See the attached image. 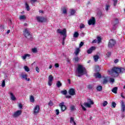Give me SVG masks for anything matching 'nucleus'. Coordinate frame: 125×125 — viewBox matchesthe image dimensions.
<instances>
[{"mask_svg":"<svg viewBox=\"0 0 125 125\" xmlns=\"http://www.w3.org/2000/svg\"><path fill=\"white\" fill-rule=\"evenodd\" d=\"M55 68H58V67H59V64L55 63Z\"/></svg>","mask_w":125,"mask_h":125,"instance_id":"obj_56","label":"nucleus"},{"mask_svg":"<svg viewBox=\"0 0 125 125\" xmlns=\"http://www.w3.org/2000/svg\"><path fill=\"white\" fill-rule=\"evenodd\" d=\"M68 93L70 95H76V91L75 89L74 88H70L69 90Z\"/></svg>","mask_w":125,"mask_h":125,"instance_id":"obj_13","label":"nucleus"},{"mask_svg":"<svg viewBox=\"0 0 125 125\" xmlns=\"http://www.w3.org/2000/svg\"><path fill=\"white\" fill-rule=\"evenodd\" d=\"M32 52H33V53H37V52H38V49L37 48H32Z\"/></svg>","mask_w":125,"mask_h":125,"instance_id":"obj_33","label":"nucleus"},{"mask_svg":"<svg viewBox=\"0 0 125 125\" xmlns=\"http://www.w3.org/2000/svg\"><path fill=\"white\" fill-rule=\"evenodd\" d=\"M70 124H72V125H76V122L74 120L73 117H70Z\"/></svg>","mask_w":125,"mask_h":125,"instance_id":"obj_20","label":"nucleus"},{"mask_svg":"<svg viewBox=\"0 0 125 125\" xmlns=\"http://www.w3.org/2000/svg\"><path fill=\"white\" fill-rule=\"evenodd\" d=\"M106 57H110L111 56V52H107V53L105 54Z\"/></svg>","mask_w":125,"mask_h":125,"instance_id":"obj_39","label":"nucleus"},{"mask_svg":"<svg viewBox=\"0 0 125 125\" xmlns=\"http://www.w3.org/2000/svg\"><path fill=\"white\" fill-rule=\"evenodd\" d=\"M93 88V85L89 84V85H88V88L89 89H92V88Z\"/></svg>","mask_w":125,"mask_h":125,"instance_id":"obj_47","label":"nucleus"},{"mask_svg":"<svg viewBox=\"0 0 125 125\" xmlns=\"http://www.w3.org/2000/svg\"><path fill=\"white\" fill-rule=\"evenodd\" d=\"M21 78L22 80H25V81H27L28 82H29L30 78H27L28 77V75L25 73H21Z\"/></svg>","mask_w":125,"mask_h":125,"instance_id":"obj_11","label":"nucleus"},{"mask_svg":"<svg viewBox=\"0 0 125 125\" xmlns=\"http://www.w3.org/2000/svg\"><path fill=\"white\" fill-rule=\"evenodd\" d=\"M30 101L31 103H34L35 102V98L33 96H30Z\"/></svg>","mask_w":125,"mask_h":125,"instance_id":"obj_24","label":"nucleus"},{"mask_svg":"<svg viewBox=\"0 0 125 125\" xmlns=\"http://www.w3.org/2000/svg\"><path fill=\"white\" fill-rule=\"evenodd\" d=\"M118 91V87H115L113 88L112 90L111 91L113 92V93H117V91Z\"/></svg>","mask_w":125,"mask_h":125,"instance_id":"obj_28","label":"nucleus"},{"mask_svg":"<svg viewBox=\"0 0 125 125\" xmlns=\"http://www.w3.org/2000/svg\"><path fill=\"white\" fill-rule=\"evenodd\" d=\"M111 105L113 108H116V106H117V104L114 102L112 103Z\"/></svg>","mask_w":125,"mask_h":125,"instance_id":"obj_43","label":"nucleus"},{"mask_svg":"<svg viewBox=\"0 0 125 125\" xmlns=\"http://www.w3.org/2000/svg\"><path fill=\"white\" fill-rule=\"evenodd\" d=\"M114 82H115V79L113 78L110 79V83H114Z\"/></svg>","mask_w":125,"mask_h":125,"instance_id":"obj_52","label":"nucleus"},{"mask_svg":"<svg viewBox=\"0 0 125 125\" xmlns=\"http://www.w3.org/2000/svg\"><path fill=\"white\" fill-rule=\"evenodd\" d=\"M9 33H10V30H8L7 31V34L8 35V34H9Z\"/></svg>","mask_w":125,"mask_h":125,"instance_id":"obj_60","label":"nucleus"},{"mask_svg":"<svg viewBox=\"0 0 125 125\" xmlns=\"http://www.w3.org/2000/svg\"><path fill=\"white\" fill-rule=\"evenodd\" d=\"M83 42H81L79 45V47H82V46H83Z\"/></svg>","mask_w":125,"mask_h":125,"instance_id":"obj_54","label":"nucleus"},{"mask_svg":"<svg viewBox=\"0 0 125 125\" xmlns=\"http://www.w3.org/2000/svg\"><path fill=\"white\" fill-rule=\"evenodd\" d=\"M109 8H110V5L107 4L105 6V9L106 11H108L109 10Z\"/></svg>","mask_w":125,"mask_h":125,"instance_id":"obj_38","label":"nucleus"},{"mask_svg":"<svg viewBox=\"0 0 125 125\" xmlns=\"http://www.w3.org/2000/svg\"><path fill=\"white\" fill-rule=\"evenodd\" d=\"M108 83V77H104L102 81L103 84H106Z\"/></svg>","mask_w":125,"mask_h":125,"instance_id":"obj_18","label":"nucleus"},{"mask_svg":"<svg viewBox=\"0 0 125 125\" xmlns=\"http://www.w3.org/2000/svg\"><path fill=\"white\" fill-rule=\"evenodd\" d=\"M67 82L69 83H71V81L70 80V79H68Z\"/></svg>","mask_w":125,"mask_h":125,"instance_id":"obj_61","label":"nucleus"},{"mask_svg":"<svg viewBox=\"0 0 125 125\" xmlns=\"http://www.w3.org/2000/svg\"><path fill=\"white\" fill-rule=\"evenodd\" d=\"M57 33L61 35V36H63L62 41L65 42L66 38H67V30L66 28L62 29L59 28L57 30Z\"/></svg>","mask_w":125,"mask_h":125,"instance_id":"obj_3","label":"nucleus"},{"mask_svg":"<svg viewBox=\"0 0 125 125\" xmlns=\"http://www.w3.org/2000/svg\"><path fill=\"white\" fill-rule=\"evenodd\" d=\"M56 85L57 86V87H60V86H62V83L61 82H60V81H58L57 83H56Z\"/></svg>","mask_w":125,"mask_h":125,"instance_id":"obj_29","label":"nucleus"},{"mask_svg":"<svg viewBox=\"0 0 125 125\" xmlns=\"http://www.w3.org/2000/svg\"><path fill=\"white\" fill-rule=\"evenodd\" d=\"M60 107H61V109L62 112H64L65 110H66V106L64 105V103H62L59 104Z\"/></svg>","mask_w":125,"mask_h":125,"instance_id":"obj_15","label":"nucleus"},{"mask_svg":"<svg viewBox=\"0 0 125 125\" xmlns=\"http://www.w3.org/2000/svg\"><path fill=\"white\" fill-rule=\"evenodd\" d=\"M67 62H68V63H70V60L67 59Z\"/></svg>","mask_w":125,"mask_h":125,"instance_id":"obj_64","label":"nucleus"},{"mask_svg":"<svg viewBox=\"0 0 125 125\" xmlns=\"http://www.w3.org/2000/svg\"><path fill=\"white\" fill-rule=\"evenodd\" d=\"M36 72H37L38 73H40V68H39L38 67H36Z\"/></svg>","mask_w":125,"mask_h":125,"instance_id":"obj_53","label":"nucleus"},{"mask_svg":"<svg viewBox=\"0 0 125 125\" xmlns=\"http://www.w3.org/2000/svg\"><path fill=\"white\" fill-rule=\"evenodd\" d=\"M113 5L116 6L117 5V3H118V0H113Z\"/></svg>","mask_w":125,"mask_h":125,"instance_id":"obj_40","label":"nucleus"},{"mask_svg":"<svg viewBox=\"0 0 125 125\" xmlns=\"http://www.w3.org/2000/svg\"><path fill=\"white\" fill-rule=\"evenodd\" d=\"M121 111L122 112H125V104L123 101L121 102Z\"/></svg>","mask_w":125,"mask_h":125,"instance_id":"obj_17","label":"nucleus"},{"mask_svg":"<svg viewBox=\"0 0 125 125\" xmlns=\"http://www.w3.org/2000/svg\"><path fill=\"white\" fill-rule=\"evenodd\" d=\"M94 77L96 78H98L99 79L101 78V74L99 73H97L94 74Z\"/></svg>","mask_w":125,"mask_h":125,"instance_id":"obj_22","label":"nucleus"},{"mask_svg":"<svg viewBox=\"0 0 125 125\" xmlns=\"http://www.w3.org/2000/svg\"><path fill=\"white\" fill-rule=\"evenodd\" d=\"M63 14H67V9L66 7H64L62 9Z\"/></svg>","mask_w":125,"mask_h":125,"instance_id":"obj_30","label":"nucleus"},{"mask_svg":"<svg viewBox=\"0 0 125 125\" xmlns=\"http://www.w3.org/2000/svg\"><path fill=\"white\" fill-rule=\"evenodd\" d=\"M22 114V110H18L14 112L13 114V118H18L19 116H21Z\"/></svg>","mask_w":125,"mask_h":125,"instance_id":"obj_6","label":"nucleus"},{"mask_svg":"<svg viewBox=\"0 0 125 125\" xmlns=\"http://www.w3.org/2000/svg\"><path fill=\"white\" fill-rule=\"evenodd\" d=\"M40 105H36L34 106L33 108V114L34 115H37L40 113Z\"/></svg>","mask_w":125,"mask_h":125,"instance_id":"obj_7","label":"nucleus"},{"mask_svg":"<svg viewBox=\"0 0 125 125\" xmlns=\"http://www.w3.org/2000/svg\"><path fill=\"white\" fill-rule=\"evenodd\" d=\"M25 8H26L27 11H30V6H29V4H28V3H25Z\"/></svg>","mask_w":125,"mask_h":125,"instance_id":"obj_35","label":"nucleus"},{"mask_svg":"<svg viewBox=\"0 0 125 125\" xmlns=\"http://www.w3.org/2000/svg\"><path fill=\"white\" fill-rule=\"evenodd\" d=\"M52 68V65H50L49 67V69H51Z\"/></svg>","mask_w":125,"mask_h":125,"instance_id":"obj_63","label":"nucleus"},{"mask_svg":"<svg viewBox=\"0 0 125 125\" xmlns=\"http://www.w3.org/2000/svg\"><path fill=\"white\" fill-rule=\"evenodd\" d=\"M121 96L122 97V98L125 99V96H124V94H123V93L121 94Z\"/></svg>","mask_w":125,"mask_h":125,"instance_id":"obj_58","label":"nucleus"},{"mask_svg":"<svg viewBox=\"0 0 125 125\" xmlns=\"http://www.w3.org/2000/svg\"><path fill=\"white\" fill-rule=\"evenodd\" d=\"M76 13V11L75 10H71L70 11L71 15H74Z\"/></svg>","mask_w":125,"mask_h":125,"instance_id":"obj_41","label":"nucleus"},{"mask_svg":"<svg viewBox=\"0 0 125 125\" xmlns=\"http://www.w3.org/2000/svg\"><path fill=\"white\" fill-rule=\"evenodd\" d=\"M84 27H85V26L84 25V24H83V23H81L80 24V29H83V28H84Z\"/></svg>","mask_w":125,"mask_h":125,"instance_id":"obj_44","label":"nucleus"},{"mask_svg":"<svg viewBox=\"0 0 125 125\" xmlns=\"http://www.w3.org/2000/svg\"><path fill=\"white\" fill-rule=\"evenodd\" d=\"M125 69L124 68H120L118 67H114L111 70H109L108 72L112 77H118L120 73H125Z\"/></svg>","mask_w":125,"mask_h":125,"instance_id":"obj_1","label":"nucleus"},{"mask_svg":"<svg viewBox=\"0 0 125 125\" xmlns=\"http://www.w3.org/2000/svg\"><path fill=\"white\" fill-rule=\"evenodd\" d=\"M93 58L95 62H97V61H98V59H99V56L96 55L93 57Z\"/></svg>","mask_w":125,"mask_h":125,"instance_id":"obj_27","label":"nucleus"},{"mask_svg":"<svg viewBox=\"0 0 125 125\" xmlns=\"http://www.w3.org/2000/svg\"><path fill=\"white\" fill-rule=\"evenodd\" d=\"M61 93H62V94H63V95H66V94H67V90H64L61 91Z\"/></svg>","mask_w":125,"mask_h":125,"instance_id":"obj_36","label":"nucleus"},{"mask_svg":"<svg viewBox=\"0 0 125 125\" xmlns=\"http://www.w3.org/2000/svg\"><path fill=\"white\" fill-rule=\"evenodd\" d=\"M113 25L114 26H116V25H117V24L119 23V19H114L113 20Z\"/></svg>","mask_w":125,"mask_h":125,"instance_id":"obj_19","label":"nucleus"},{"mask_svg":"<svg viewBox=\"0 0 125 125\" xmlns=\"http://www.w3.org/2000/svg\"><path fill=\"white\" fill-rule=\"evenodd\" d=\"M9 94H10V97L12 101H15V100H16V97H15V96H14L13 93L9 92Z\"/></svg>","mask_w":125,"mask_h":125,"instance_id":"obj_14","label":"nucleus"},{"mask_svg":"<svg viewBox=\"0 0 125 125\" xmlns=\"http://www.w3.org/2000/svg\"><path fill=\"white\" fill-rule=\"evenodd\" d=\"M20 20H25L26 19V16L25 15H21L19 17Z\"/></svg>","mask_w":125,"mask_h":125,"instance_id":"obj_26","label":"nucleus"},{"mask_svg":"<svg viewBox=\"0 0 125 125\" xmlns=\"http://www.w3.org/2000/svg\"><path fill=\"white\" fill-rule=\"evenodd\" d=\"M31 2L32 4H33V3H34V2H37V0H31Z\"/></svg>","mask_w":125,"mask_h":125,"instance_id":"obj_55","label":"nucleus"},{"mask_svg":"<svg viewBox=\"0 0 125 125\" xmlns=\"http://www.w3.org/2000/svg\"><path fill=\"white\" fill-rule=\"evenodd\" d=\"M48 105H49V106H50L51 107L53 106V103L52 102V101H50L49 103H48Z\"/></svg>","mask_w":125,"mask_h":125,"instance_id":"obj_48","label":"nucleus"},{"mask_svg":"<svg viewBox=\"0 0 125 125\" xmlns=\"http://www.w3.org/2000/svg\"><path fill=\"white\" fill-rule=\"evenodd\" d=\"M102 39L101 37H97V41L98 42V43H100V42H101V41H102Z\"/></svg>","mask_w":125,"mask_h":125,"instance_id":"obj_34","label":"nucleus"},{"mask_svg":"<svg viewBox=\"0 0 125 125\" xmlns=\"http://www.w3.org/2000/svg\"><path fill=\"white\" fill-rule=\"evenodd\" d=\"M116 44V41L115 40L111 39L109 40L108 42V47H113L114 45Z\"/></svg>","mask_w":125,"mask_h":125,"instance_id":"obj_10","label":"nucleus"},{"mask_svg":"<svg viewBox=\"0 0 125 125\" xmlns=\"http://www.w3.org/2000/svg\"><path fill=\"white\" fill-rule=\"evenodd\" d=\"M23 35L28 40H30L32 39V35L30 33V29L29 28H24L23 31Z\"/></svg>","mask_w":125,"mask_h":125,"instance_id":"obj_5","label":"nucleus"},{"mask_svg":"<svg viewBox=\"0 0 125 125\" xmlns=\"http://www.w3.org/2000/svg\"><path fill=\"white\" fill-rule=\"evenodd\" d=\"M95 71L96 72H98L99 71H100V69L99 68V66H96L95 67Z\"/></svg>","mask_w":125,"mask_h":125,"instance_id":"obj_45","label":"nucleus"},{"mask_svg":"<svg viewBox=\"0 0 125 125\" xmlns=\"http://www.w3.org/2000/svg\"><path fill=\"white\" fill-rule=\"evenodd\" d=\"M88 25H95V18L94 17H92L88 21Z\"/></svg>","mask_w":125,"mask_h":125,"instance_id":"obj_12","label":"nucleus"},{"mask_svg":"<svg viewBox=\"0 0 125 125\" xmlns=\"http://www.w3.org/2000/svg\"><path fill=\"white\" fill-rule=\"evenodd\" d=\"M108 104V102L107 101H104L103 103V105L104 107H105Z\"/></svg>","mask_w":125,"mask_h":125,"instance_id":"obj_37","label":"nucleus"},{"mask_svg":"<svg viewBox=\"0 0 125 125\" xmlns=\"http://www.w3.org/2000/svg\"><path fill=\"white\" fill-rule=\"evenodd\" d=\"M96 90L97 91H101L102 90V86L98 85L96 87Z\"/></svg>","mask_w":125,"mask_h":125,"instance_id":"obj_25","label":"nucleus"},{"mask_svg":"<svg viewBox=\"0 0 125 125\" xmlns=\"http://www.w3.org/2000/svg\"><path fill=\"white\" fill-rule=\"evenodd\" d=\"M79 34L77 32H75L73 34V38H78Z\"/></svg>","mask_w":125,"mask_h":125,"instance_id":"obj_32","label":"nucleus"},{"mask_svg":"<svg viewBox=\"0 0 125 125\" xmlns=\"http://www.w3.org/2000/svg\"><path fill=\"white\" fill-rule=\"evenodd\" d=\"M80 48H77L75 50V52H74L75 55H78L79 53H80Z\"/></svg>","mask_w":125,"mask_h":125,"instance_id":"obj_23","label":"nucleus"},{"mask_svg":"<svg viewBox=\"0 0 125 125\" xmlns=\"http://www.w3.org/2000/svg\"><path fill=\"white\" fill-rule=\"evenodd\" d=\"M76 71L79 74L78 75V77H81V76H83V75L86 74V70H85V68L82 65H78Z\"/></svg>","mask_w":125,"mask_h":125,"instance_id":"obj_2","label":"nucleus"},{"mask_svg":"<svg viewBox=\"0 0 125 125\" xmlns=\"http://www.w3.org/2000/svg\"><path fill=\"white\" fill-rule=\"evenodd\" d=\"M19 107L20 109H22L23 108V105L21 104H19Z\"/></svg>","mask_w":125,"mask_h":125,"instance_id":"obj_50","label":"nucleus"},{"mask_svg":"<svg viewBox=\"0 0 125 125\" xmlns=\"http://www.w3.org/2000/svg\"><path fill=\"white\" fill-rule=\"evenodd\" d=\"M1 86L2 87H4V86H5V81L4 80H3L2 82Z\"/></svg>","mask_w":125,"mask_h":125,"instance_id":"obj_46","label":"nucleus"},{"mask_svg":"<svg viewBox=\"0 0 125 125\" xmlns=\"http://www.w3.org/2000/svg\"><path fill=\"white\" fill-rule=\"evenodd\" d=\"M48 80V84L49 86H51L52 85V82H53V76L52 75H49Z\"/></svg>","mask_w":125,"mask_h":125,"instance_id":"obj_8","label":"nucleus"},{"mask_svg":"<svg viewBox=\"0 0 125 125\" xmlns=\"http://www.w3.org/2000/svg\"><path fill=\"white\" fill-rule=\"evenodd\" d=\"M59 109H56V114L57 115V116H58V115H59Z\"/></svg>","mask_w":125,"mask_h":125,"instance_id":"obj_51","label":"nucleus"},{"mask_svg":"<svg viewBox=\"0 0 125 125\" xmlns=\"http://www.w3.org/2000/svg\"><path fill=\"white\" fill-rule=\"evenodd\" d=\"M75 109V106L71 105L70 106V110H71V111H74Z\"/></svg>","mask_w":125,"mask_h":125,"instance_id":"obj_49","label":"nucleus"},{"mask_svg":"<svg viewBox=\"0 0 125 125\" xmlns=\"http://www.w3.org/2000/svg\"><path fill=\"white\" fill-rule=\"evenodd\" d=\"M119 62V60L117 59L114 61V63H118Z\"/></svg>","mask_w":125,"mask_h":125,"instance_id":"obj_59","label":"nucleus"},{"mask_svg":"<svg viewBox=\"0 0 125 125\" xmlns=\"http://www.w3.org/2000/svg\"><path fill=\"white\" fill-rule=\"evenodd\" d=\"M95 48H96L94 46L91 47L89 49L87 50V53H88V54H90L91 53H92L93 50H95Z\"/></svg>","mask_w":125,"mask_h":125,"instance_id":"obj_16","label":"nucleus"},{"mask_svg":"<svg viewBox=\"0 0 125 125\" xmlns=\"http://www.w3.org/2000/svg\"><path fill=\"white\" fill-rule=\"evenodd\" d=\"M74 60L75 61V62H79V61H80V58L77 57L74 59Z\"/></svg>","mask_w":125,"mask_h":125,"instance_id":"obj_42","label":"nucleus"},{"mask_svg":"<svg viewBox=\"0 0 125 125\" xmlns=\"http://www.w3.org/2000/svg\"><path fill=\"white\" fill-rule=\"evenodd\" d=\"M30 56H31V55H30V54H26L22 57V58L23 60H25V59H26V58H29V57H30Z\"/></svg>","mask_w":125,"mask_h":125,"instance_id":"obj_21","label":"nucleus"},{"mask_svg":"<svg viewBox=\"0 0 125 125\" xmlns=\"http://www.w3.org/2000/svg\"><path fill=\"white\" fill-rule=\"evenodd\" d=\"M23 69H24V71H25V72L30 71V68H29L27 66H24L23 67Z\"/></svg>","mask_w":125,"mask_h":125,"instance_id":"obj_31","label":"nucleus"},{"mask_svg":"<svg viewBox=\"0 0 125 125\" xmlns=\"http://www.w3.org/2000/svg\"><path fill=\"white\" fill-rule=\"evenodd\" d=\"M36 19L38 22H40V23H42V22H44L46 20L44 18L40 16L36 17Z\"/></svg>","mask_w":125,"mask_h":125,"instance_id":"obj_9","label":"nucleus"},{"mask_svg":"<svg viewBox=\"0 0 125 125\" xmlns=\"http://www.w3.org/2000/svg\"><path fill=\"white\" fill-rule=\"evenodd\" d=\"M93 104H94L93 101L91 99H89L87 103H84L83 104H81V107L83 111H86V109L84 107V106L87 108H90L91 107V105H93Z\"/></svg>","mask_w":125,"mask_h":125,"instance_id":"obj_4","label":"nucleus"},{"mask_svg":"<svg viewBox=\"0 0 125 125\" xmlns=\"http://www.w3.org/2000/svg\"><path fill=\"white\" fill-rule=\"evenodd\" d=\"M39 12L40 13H43V11L42 10L39 11Z\"/></svg>","mask_w":125,"mask_h":125,"instance_id":"obj_62","label":"nucleus"},{"mask_svg":"<svg viewBox=\"0 0 125 125\" xmlns=\"http://www.w3.org/2000/svg\"><path fill=\"white\" fill-rule=\"evenodd\" d=\"M92 43H98V41L97 40H94L92 42Z\"/></svg>","mask_w":125,"mask_h":125,"instance_id":"obj_57","label":"nucleus"}]
</instances>
